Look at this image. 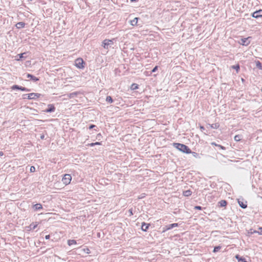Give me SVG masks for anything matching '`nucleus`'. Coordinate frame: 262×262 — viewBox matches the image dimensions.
Returning a JSON list of instances; mask_svg holds the SVG:
<instances>
[{
	"label": "nucleus",
	"mask_w": 262,
	"mask_h": 262,
	"mask_svg": "<svg viewBox=\"0 0 262 262\" xmlns=\"http://www.w3.org/2000/svg\"><path fill=\"white\" fill-rule=\"evenodd\" d=\"M174 146L178 149L184 153L190 154L191 152L190 149L184 144L181 143H174Z\"/></svg>",
	"instance_id": "nucleus-1"
},
{
	"label": "nucleus",
	"mask_w": 262,
	"mask_h": 262,
	"mask_svg": "<svg viewBox=\"0 0 262 262\" xmlns=\"http://www.w3.org/2000/svg\"><path fill=\"white\" fill-rule=\"evenodd\" d=\"M72 177L69 174H65L62 179V181L64 184L67 185L69 184L71 181Z\"/></svg>",
	"instance_id": "nucleus-2"
},
{
	"label": "nucleus",
	"mask_w": 262,
	"mask_h": 262,
	"mask_svg": "<svg viewBox=\"0 0 262 262\" xmlns=\"http://www.w3.org/2000/svg\"><path fill=\"white\" fill-rule=\"evenodd\" d=\"M83 63V60L81 58H78L75 60V65L79 69H83L84 68Z\"/></svg>",
	"instance_id": "nucleus-3"
},
{
	"label": "nucleus",
	"mask_w": 262,
	"mask_h": 262,
	"mask_svg": "<svg viewBox=\"0 0 262 262\" xmlns=\"http://www.w3.org/2000/svg\"><path fill=\"white\" fill-rule=\"evenodd\" d=\"M113 44V40L105 39L102 42V46L104 49H108L111 45Z\"/></svg>",
	"instance_id": "nucleus-4"
},
{
	"label": "nucleus",
	"mask_w": 262,
	"mask_h": 262,
	"mask_svg": "<svg viewBox=\"0 0 262 262\" xmlns=\"http://www.w3.org/2000/svg\"><path fill=\"white\" fill-rule=\"evenodd\" d=\"M24 96H27V98L28 99H35L39 97L40 94L38 93H32L28 94H24Z\"/></svg>",
	"instance_id": "nucleus-5"
},
{
	"label": "nucleus",
	"mask_w": 262,
	"mask_h": 262,
	"mask_svg": "<svg viewBox=\"0 0 262 262\" xmlns=\"http://www.w3.org/2000/svg\"><path fill=\"white\" fill-rule=\"evenodd\" d=\"M11 89L12 90H19L21 91H25V92H29L30 91V89H28L26 88L23 87L21 86H19L18 85H14L12 86Z\"/></svg>",
	"instance_id": "nucleus-6"
},
{
	"label": "nucleus",
	"mask_w": 262,
	"mask_h": 262,
	"mask_svg": "<svg viewBox=\"0 0 262 262\" xmlns=\"http://www.w3.org/2000/svg\"><path fill=\"white\" fill-rule=\"evenodd\" d=\"M252 16L254 18H258L259 17H262V10L260 9L258 11H256L254 12L252 14Z\"/></svg>",
	"instance_id": "nucleus-7"
},
{
	"label": "nucleus",
	"mask_w": 262,
	"mask_h": 262,
	"mask_svg": "<svg viewBox=\"0 0 262 262\" xmlns=\"http://www.w3.org/2000/svg\"><path fill=\"white\" fill-rule=\"evenodd\" d=\"M250 38V37H248L247 38H242L240 43L243 46H248L250 42V41L249 40Z\"/></svg>",
	"instance_id": "nucleus-8"
},
{
	"label": "nucleus",
	"mask_w": 262,
	"mask_h": 262,
	"mask_svg": "<svg viewBox=\"0 0 262 262\" xmlns=\"http://www.w3.org/2000/svg\"><path fill=\"white\" fill-rule=\"evenodd\" d=\"M178 226V224L177 223H173L171 224L167 225L165 226L164 228V229L163 230V232H165L167 230L171 229L173 228L177 227Z\"/></svg>",
	"instance_id": "nucleus-9"
},
{
	"label": "nucleus",
	"mask_w": 262,
	"mask_h": 262,
	"mask_svg": "<svg viewBox=\"0 0 262 262\" xmlns=\"http://www.w3.org/2000/svg\"><path fill=\"white\" fill-rule=\"evenodd\" d=\"M48 108L44 111L46 113H52L55 111V107L53 104H49Z\"/></svg>",
	"instance_id": "nucleus-10"
},
{
	"label": "nucleus",
	"mask_w": 262,
	"mask_h": 262,
	"mask_svg": "<svg viewBox=\"0 0 262 262\" xmlns=\"http://www.w3.org/2000/svg\"><path fill=\"white\" fill-rule=\"evenodd\" d=\"M80 93L78 92H75L70 94H68L67 95H64L63 96H67L68 97V99L73 98L76 96H77Z\"/></svg>",
	"instance_id": "nucleus-11"
},
{
	"label": "nucleus",
	"mask_w": 262,
	"mask_h": 262,
	"mask_svg": "<svg viewBox=\"0 0 262 262\" xmlns=\"http://www.w3.org/2000/svg\"><path fill=\"white\" fill-rule=\"evenodd\" d=\"M237 201H238V203L239 206L241 208H242L243 209H245L247 207L246 201L245 202H244V201L240 200V199H238Z\"/></svg>",
	"instance_id": "nucleus-12"
},
{
	"label": "nucleus",
	"mask_w": 262,
	"mask_h": 262,
	"mask_svg": "<svg viewBox=\"0 0 262 262\" xmlns=\"http://www.w3.org/2000/svg\"><path fill=\"white\" fill-rule=\"evenodd\" d=\"M26 77L27 78H30V79L34 81H37L38 80H39V79L36 77H35L34 76L30 74H27L26 75Z\"/></svg>",
	"instance_id": "nucleus-13"
},
{
	"label": "nucleus",
	"mask_w": 262,
	"mask_h": 262,
	"mask_svg": "<svg viewBox=\"0 0 262 262\" xmlns=\"http://www.w3.org/2000/svg\"><path fill=\"white\" fill-rule=\"evenodd\" d=\"M149 227V224H146L143 222L142 224L141 229L143 231H146Z\"/></svg>",
	"instance_id": "nucleus-14"
},
{
	"label": "nucleus",
	"mask_w": 262,
	"mask_h": 262,
	"mask_svg": "<svg viewBox=\"0 0 262 262\" xmlns=\"http://www.w3.org/2000/svg\"><path fill=\"white\" fill-rule=\"evenodd\" d=\"M25 23L24 22H18L16 25L15 26L17 29H21L24 28L25 26Z\"/></svg>",
	"instance_id": "nucleus-15"
},
{
	"label": "nucleus",
	"mask_w": 262,
	"mask_h": 262,
	"mask_svg": "<svg viewBox=\"0 0 262 262\" xmlns=\"http://www.w3.org/2000/svg\"><path fill=\"white\" fill-rule=\"evenodd\" d=\"M33 208L34 210L36 211L42 208V205L41 204H36L33 206Z\"/></svg>",
	"instance_id": "nucleus-16"
},
{
	"label": "nucleus",
	"mask_w": 262,
	"mask_h": 262,
	"mask_svg": "<svg viewBox=\"0 0 262 262\" xmlns=\"http://www.w3.org/2000/svg\"><path fill=\"white\" fill-rule=\"evenodd\" d=\"M138 18L137 17L134 18L133 20H130V25L132 26H136L137 24Z\"/></svg>",
	"instance_id": "nucleus-17"
},
{
	"label": "nucleus",
	"mask_w": 262,
	"mask_h": 262,
	"mask_svg": "<svg viewBox=\"0 0 262 262\" xmlns=\"http://www.w3.org/2000/svg\"><path fill=\"white\" fill-rule=\"evenodd\" d=\"M220 207H225L227 205V202L225 200H221L219 202Z\"/></svg>",
	"instance_id": "nucleus-18"
},
{
	"label": "nucleus",
	"mask_w": 262,
	"mask_h": 262,
	"mask_svg": "<svg viewBox=\"0 0 262 262\" xmlns=\"http://www.w3.org/2000/svg\"><path fill=\"white\" fill-rule=\"evenodd\" d=\"M77 244L76 241L74 239H69L68 241V244L69 246L76 245Z\"/></svg>",
	"instance_id": "nucleus-19"
},
{
	"label": "nucleus",
	"mask_w": 262,
	"mask_h": 262,
	"mask_svg": "<svg viewBox=\"0 0 262 262\" xmlns=\"http://www.w3.org/2000/svg\"><path fill=\"white\" fill-rule=\"evenodd\" d=\"M183 194L186 196H190L191 194V191L190 190L184 191L183 192Z\"/></svg>",
	"instance_id": "nucleus-20"
},
{
	"label": "nucleus",
	"mask_w": 262,
	"mask_h": 262,
	"mask_svg": "<svg viewBox=\"0 0 262 262\" xmlns=\"http://www.w3.org/2000/svg\"><path fill=\"white\" fill-rule=\"evenodd\" d=\"M235 258L238 260V261H243V262H247L246 260H245V259L244 258H243L242 257H240L239 255H236L235 256Z\"/></svg>",
	"instance_id": "nucleus-21"
},
{
	"label": "nucleus",
	"mask_w": 262,
	"mask_h": 262,
	"mask_svg": "<svg viewBox=\"0 0 262 262\" xmlns=\"http://www.w3.org/2000/svg\"><path fill=\"white\" fill-rule=\"evenodd\" d=\"M37 226V224H35L34 223H32L30 224L29 228H30V230H33L36 228Z\"/></svg>",
	"instance_id": "nucleus-22"
},
{
	"label": "nucleus",
	"mask_w": 262,
	"mask_h": 262,
	"mask_svg": "<svg viewBox=\"0 0 262 262\" xmlns=\"http://www.w3.org/2000/svg\"><path fill=\"white\" fill-rule=\"evenodd\" d=\"M106 101L110 103H112L113 102V100L110 96H107L106 97Z\"/></svg>",
	"instance_id": "nucleus-23"
},
{
	"label": "nucleus",
	"mask_w": 262,
	"mask_h": 262,
	"mask_svg": "<svg viewBox=\"0 0 262 262\" xmlns=\"http://www.w3.org/2000/svg\"><path fill=\"white\" fill-rule=\"evenodd\" d=\"M210 126L212 128L217 129L219 127L220 125L218 123H214L210 125Z\"/></svg>",
	"instance_id": "nucleus-24"
},
{
	"label": "nucleus",
	"mask_w": 262,
	"mask_h": 262,
	"mask_svg": "<svg viewBox=\"0 0 262 262\" xmlns=\"http://www.w3.org/2000/svg\"><path fill=\"white\" fill-rule=\"evenodd\" d=\"M221 249V246H216L214 248L213 252L214 253L216 252L219 251Z\"/></svg>",
	"instance_id": "nucleus-25"
},
{
	"label": "nucleus",
	"mask_w": 262,
	"mask_h": 262,
	"mask_svg": "<svg viewBox=\"0 0 262 262\" xmlns=\"http://www.w3.org/2000/svg\"><path fill=\"white\" fill-rule=\"evenodd\" d=\"M234 140L236 141H239L241 140V136L239 135L235 136Z\"/></svg>",
	"instance_id": "nucleus-26"
},
{
	"label": "nucleus",
	"mask_w": 262,
	"mask_h": 262,
	"mask_svg": "<svg viewBox=\"0 0 262 262\" xmlns=\"http://www.w3.org/2000/svg\"><path fill=\"white\" fill-rule=\"evenodd\" d=\"M232 68L235 69L236 71L238 72V70L239 69V66L238 64L232 66Z\"/></svg>",
	"instance_id": "nucleus-27"
},
{
	"label": "nucleus",
	"mask_w": 262,
	"mask_h": 262,
	"mask_svg": "<svg viewBox=\"0 0 262 262\" xmlns=\"http://www.w3.org/2000/svg\"><path fill=\"white\" fill-rule=\"evenodd\" d=\"M191 153H192L193 156L195 158H199V155L198 153L195 152H191Z\"/></svg>",
	"instance_id": "nucleus-28"
},
{
	"label": "nucleus",
	"mask_w": 262,
	"mask_h": 262,
	"mask_svg": "<svg viewBox=\"0 0 262 262\" xmlns=\"http://www.w3.org/2000/svg\"><path fill=\"white\" fill-rule=\"evenodd\" d=\"M30 171L31 172H34L35 171V167L34 166H31L30 169Z\"/></svg>",
	"instance_id": "nucleus-29"
},
{
	"label": "nucleus",
	"mask_w": 262,
	"mask_h": 262,
	"mask_svg": "<svg viewBox=\"0 0 262 262\" xmlns=\"http://www.w3.org/2000/svg\"><path fill=\"white\" fill-rule=\"evenodd\" d=\"M217 147H219V148H220L221 149H222L223 150H225L226 149L224 146H223L221 145H217Z\"/></svg>",
	"instance_id": "nucleus-30"
},
{
	"label": "nucleus",
	"mask_w": 262,
	"mask_h": 262,
	"mask_svg": "<svg viewBox=\"0 0 262 262\" xmlns=\"http://www.w3.org/2000/svg\"><path fill=\"white\" fill-rule=\"evenodd\" d=\"M158 69V67L157 66H156L151 71V72L152 73H154Z\"/></svg>",
	"instance_id": "nucleus-31"
},
{
	"label": "nucleus",
	"mask_w": 262,
	"mask_h": 262,
	"mask_svg": "<svg viewBox=\"0 0 262 262\" xmlns=\"http://www.w3.org/2000/svg\"><path fill=\"white\" fill-rule=\"evenodd\" d=\"M194 208L195 209H198V210H201L202 209V207L200 206H195Z\"/></svg>",
	"instance_id": "nucleus-32"
},
{
	"label": "nucleus",
	"mask_w": 262,
	"mask_h": 262,
	"mask_svg": "<svg viewBox=\"0 0 262 262\" xmlns=\"http://www.w3.org/2000/svg\"><path fill=\"white\" fill-rule=\"evenodd\" d=\"M250 231L249 232V233H250V234H252V233H257L258 232L257 231H255V230H253L252 231V229H251L250 230Z\"/></svg>",
	"instance_id": "nucleus-33"
},
{
	"label": "nucleus",
	"mask_w": 262,
	"mask_h": 262,
	"mask_svg": "<svg viewBox=\"0 0 262 262\" xmlns=\"http://www.w3.org/2000/svg\"><path fill=\"white\" fill-rule=\"evenodd\" d=\"M259 230L260 231L259 232L257 231L258 232L257 233H258L259 234L262 235V227H259Z\"/></svg>",
	"instance_id": "nucleus-34"
},
{
	"label": "nucleus",
	"mask_w": 262,
	"mask_h": 262,
	"mask_svg": "<svg viewBox=\"0 0 262 262\" xmlns=\"http://www.w3.org/2000/svg\"><path fill=\"white\" fill-rule=\"evenodd\" d=\"M256 66L257 67H259L260 68L261 67V63L259 62V61H258L256 63Z\"/></svg>",
	"instance_id": "nucleus-35"
},
{
	"label": "nucleus",
	"mask_w": 262,
	"mask_h": 262,
	"mask_svg": "<svg viewBox=\"0 0 262 262\" xmlns=\"http://www.w3.org/2000/svg\"><path fill=\"white\" fill-rule=\"evenodd\" d=\"M96 127V126H95V125L92 124V125H91L89 126V128L91 129L93 128H94V127Z\"/></svg>",
	"instance_id": "nucleus-36"
},
{
	"label": "nucleus",
	"mask_w": 262,
	"mask_h": 262,
	"mask_svg": "<svg viewBox=\"0 0 262 262\" xmlns=\"http://www.w3.org/2000/svg\"><path fill=\"white\" fill-rule=\"evenodd\" d=\"M129 212L130 215H133V209H130L129 210Z\"/></svg>",
	"instance_id": "nucleus-37"
},
{
	"label": "nucleus",
	"mask_w": 262,
	"mask_h": 262,
	"mask_svg": "<svg viewBox=\"0 0 262 262\" xmlns=\"http://www.w3.org/2000/svg\"><path fill=\"white\" fill-rule=\"evenodd\" d=\"M95 143H90V144H88V146H95Z\"/></svg>",
	"instance_id": "nucleus-38"
},
{
	"label": "nucleus",
	"mask_w": 262,
	"mask_h": 262,
	"mask_svg": "<svg viewBox=\"0 0 262 262\" xmlns=\"http://www.w3.org/2000/svg\"><path fill=\"white\" fill-rule=\"evenodd\" d=\"M94 143H95V145H101V143L99 142H95Z\"/></svg>",
	"instance_id": "nucleus-39"
},
{
	"label": "nucleus",
	"mask_w": 262,
	"mask_h": 262,
	"mask_svg": "<svg viewBox=\"0 0 262 262\" xmlns=\"http://www.w3.org/2000/svg\"><path fill=\"white\" fill-rule=\"evenodd\" d=\"M25 53H21V54H19V58H23V55Z\"/></svg>",
	"instance_id": "nucleus-40"
},
{
	"label": "nucleus",
	"mask_w": 262,
	"mask_h": 262,
	"mask_svg": "<svg viewBox=\"0 0 262 262\" xmlns=\"http://www.w3.org/2000/svg\"><path fill=\"white\" fill-rule=\"evenodd\" d=\"M200 129L202 130V131H203L204 130H205V128L204 126H200Z\"/></svg>",
	"instance_id": "nucleus-41"
},
{
	"label": "nucleus",
	"mask_w": 262,
	"mask_h": 262,
	"mask_svg": "<svg viewBox=\"0 0 262 262\" xmlns=\"http://www.w3.org/2000/svg\"><path fill=\"white\" fill-rule=\"evenodd\" d=\"M45 238H46V239H49L50 238V235H46V236H45Z\"/></svg>",
	"instance_id": "nucleus-42"
},
{
	"label": "nucleus",
	"mask_w": 262,
	"mask_h": 262,
	"mask_svg": "<svg viewBox=\"0 0 262 262\" xmlns=\"http://www.w3.org/2000/svg\"><path fill=\"white\" fill-rule=\"evenodd\" d=\"M44 138H45V135H41L40 136V139L43 140V139H44Z\"/></svg>",
	"instance_id": "nucleus-43"
},
{
	"label": "nucleus",
	"mask_w": 262,
	"mask_h": 262,
	"mask_svg": "<svg viewBox=\"0 0 262 262\" xmlns=\"http://www.w3.org/2000/svg\"><path fill=\"white\" fill-rule=\"evenodd\" d=\"M211 144H212V145H214V146H217V145H218L217 144H216V143H214V142H212V143H211Z\"/></svg>",
	"instance_id": "nucleus-44"
},
{
	"label": "nucleus",
	"mask_w": 262,
	"mask_h": 262,
	"mask_svg": "<svg viewBox=\"0 0 262 262\" xmlns=\"http://www.w3.org/2000/svg\"><path fill=\"white\" fill-rule=\"evenodd\" d=\"M87 253H90V250L89 249H86V251H85Z\"/></svg>",
	"instance_id": "nucleus-45"
},
{
	"label": "nucleus",
	"mask_w": 262,
	"mask_h": 262,
	"mask_svg": "<svg viewBox=\"0 0 262 262\" xmlns=\"http://www.w3.org/2000/svg\"><path fill=\"white\" fill-rule=\"evenodd\" d=\"M3 155H4L3 152L1 151H0V156H2Z\"/></svg>",
	"instance_id": "nucleus-46"
},
{
	"label": "nucleus",
	"mask_w": 262,
	"mask_h": 262,
	"mask_svg": "<svg viewBox=\"0 0 262 262\" xmlns=\"http://www.w3.org/2000/svg\"><path fill=\"white\" fill-rule=\"evenodd\" d=\"M26 98H27V96H24V95H23V98L25 99Z\"/></svg>",
	"instance_id": "nucleus-47"
},
{
	"label": "nucleus",
	"mask_w": 262,
	"mask_h": 262,
	"mask_svg": "<svg viewBox=\"0 0 262 262\" xmlns=\"http://www.w3.org/2000/svg\"><path fill=\"white\" fill-rule=\"evenodd\" d=\"M131 2H134L136 0H130Z\"/></svg>",
	"instance_id": "nucleus-48"
}]
</instances>
